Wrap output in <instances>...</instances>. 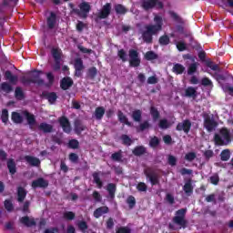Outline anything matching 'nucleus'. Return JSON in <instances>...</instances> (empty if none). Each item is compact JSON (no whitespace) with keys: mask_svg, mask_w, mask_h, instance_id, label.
I'll return each instance as SVG.
<instances>
[{"mask_svg":"<svg viewBox=\"0 0 233 233\" xmlns=\"http://www.w3.org/2000/svg\"><path fill=\"white\" fill-rule=\"evenodd\" d=\"M46 23L49 30H54L57 23V15H56L54 12H50V15L47 17Z\"/></svg>","mask_w":233,"mask_h":233,"instance_id":"obj_14","label":"nucleus"},{"mask_svg":"<svg viewBox=\"0 0 233 233\" xmlns=\"http://www.w3.org/2000/svg\"><path fill=\"white\" fill-rule=\"evenodd\" d=\"M80 10L85 14H88V12H90V5L86 2H83L80 4Z\"/></svg>","mask_w":233,"mask_h":233,"instance_id":"obj_59","label":"nucleus"},{"mask_svg":"<svg viewBox=\"0 0 233 233\" xmlns=\"http://www.w3.org/2000/svg\"><path fill=\"white\" fill-rule=\"evenodd\" d=\"M117 56L121 59L122 63H127L128 61L127 51L125 49H120L117 51Z\"/></svg>","mask_w":233,"mask_h":233,"instance_id":"obj_49","label":"nucleus"},{"mask_svg":"<svg viewBox=\"0 0 233 233\" xmlns=\"http://www.w3.org/2000/svg\"><path fill=\"white\" fill-rule=\"evenodd\" d=\"M45 97L49 101L50 105H54L57 101V94L56 92L46 93Z\"/></svg>","mask_w":233,"mask_h":233,"instance_id":"obj_36","label":"nucleus"},{"mask_svg":"<svg viewBox=\"0 0 233 233\" xmlns=\"http://www.w3.org/2000/svg\"><path fill=\"white\" fill-rule=\"evenodd\" d=\"M1 120H2V122L5 123V125H6V123H8V109L2 110Z\"/></svg>","mask_w":233,"mask_h":233,"instance_id":"obj_63","label":"nucleus"},{"mask_svg":"<svg viewBox=\"0 0 233 233\" xmlns=\"http://www.w3.org/2000/svg\"><path fill=\"white\" fill-rule=\"evenodd\" d=\"M11 119L13 123H15L16 125H21V123H23V116L18 112H13Z\"/></svg>","mask_w":233,"mask_h":233,"instance_id":"obj_34","label":"nucleus"},{"mask_svg":"<svg viewBox=\"0 0 233 233\" xmlns=\"http://www.w3.org/2000/svg\"><path fill=\"white\" fill-rule=\"evenodd\" d=\"M151 117L153 121H157L161 117V114H159V111L157 110V107L152 106L149 109Z\"/></svg>","mask_w":233,"mask_h":233,"instance_id":"obj_31","label":"nucleus"},{"mask_svg":"<svg viewBox=\"0 0 233 233\" xmlns=\"http://www.w3.org/2000/svg\"><path fill=\"white\" fill-rule=\"evenodd\" d=\"M7 168L12 176L17 172V167L15 166V160H14V158H9L7 160Z\"/></svg>","mask_w":233,"mask_h":233,"instance_id":"obj_28","label":"nucleus"},{"mask_svg":"<svg viewBox=\"0 0 233 233\" xmlns=\"http://www.w3.org/2000/svg\"><path fill=\"white\" fill-rule=\"evenodd\" d=\"M41 74H43V71L34 69L29 73L30 77L22 76L21 82L23 85H30V83H33V85H45V80L41 78Z\"/></svg>","mask_w":233,"mask_h":233,"instance_id":"obj_2","label":"nucleus"},{"mask_svg":"<svg viewBox=\"0 0 233 233\" xmlns=\"http://www.w3.org/2000/svg\"><path fill=\"white\" fill-rule=\"evenodd\" d=\"M110 212V208H108V207L106 206H102L97 208L94 213L93 216L94 218H96V219H99V218H101V216H103V214H108Z\"/></svg>","mask_w":233,"mask_h":233,"instance_id":"obj_15","label":"nucleus"},{"mask_svg":"<svg viewBox=\"0 0 233 233\" xmlns=\"http://www.w3.org/2000/svg\"><path fill=\"white\" fill-rule=\"evenodd\" d=\"M144 174L147 179L151 183L152 187L159 185V174H157V172H156L152 167L146 168L144 170Z\"/></svg>","mask_w":233,"mask_h":233,"instance_id":"obj_5","label":"nucleus"},{"mask_svg":"<svg viewBox=\"0 0 233 233\" xmlns=\"http://www.w3.org/2000/svg\"><path fill=\"white\" fill-rule=\"evenodd\" d=\"M15 97L18 101H22V99L25 97V92H23V88H21L20 86L15 87Z\"/></svg>","mask_w":233,"mask_h":233,"instance_id":"obj_39","label":"nucleus"},{"mask_svg":"<svg viewBox=\"0 0 233 233\" xmlns=\"http://www.w3.org/2000/svg\"><path fill=\"white\" fill-rule=\"evenodd\" d=\"M127 203L129 208H134V207H136V198L134 196H129L127 199Z\"/></svg>","mask_w":233,"mask_h":233,"instance_id":"obj_62","label":"nucleus"},{"mask_svg":"<svg viewBox=\"0 0 233 233\" xmlns=\"http://www.w3.org/2000/svg\"><path fill=\"white\" fill-rule=\"evenodd\" d=\"M224 92H226L227 94H228L229 96H233V87L232 86L226 84L222 86Z\"/></svg>","mask_w":233,"mask_h":233,"instance_id":"obj_64","label":"nucleus"},{"mask_svg":"<svg viewBox=\"0 0 233 233\" xmlns=\"http://www.w3.org/2000/svg\"><path fill=\"white\" fill-rule=\"evenodd\" d=\"M158 127L161 128V130H167V128H170V122L167 118L159 120Z\"/></svg>","mask_w":233,"mask_h":233,"instance_id":"obj_44","label":"nucleus"},{"mask_svg":"<svg viewBox=\"0 0 233 233\" xmlns=\"http://www.w3.org/2000/svg\"><path fill=\"white\" fill-rule=\"evenodd\" d=\"M137 190H138V192H147V190H148V186H147L145 182H139L137 185Z\"/></svg>","mask_w":233,"mask_h":233,"instance_id":"obj_58","label":"nucleus"},{"mask_svg":"<svg viewBox=\"0 0 233 233\" xmlns=\"http://www.w3.org/2000/svg\"><path fill=\"white\" fill-rule=\"evenodd\" d=\"M132 154H133V156H137V157L145 156V154H147V147H145V146H137L132 150Z\"/></svg>","mask_w":233,"mask_h":233,"instance_id":"obj_24","label":"nucleus"},{"mask_svg":"<svg viewBox=\"0 0 233 233\" xmlns=\"http://www.w3.org/2000/svg\"><path fill=\"white\" fill-rule=\"evenodd\" d=\"M155 25H145V31L142 33V39L147 45L154 43V35H157L163 30V17L156 15L154 17Z\"/></svg>","mask_w":233,"mask_h":233,"instance_id":"obj_1","label":"nucleus"},{"mask_svg":"<svg viewBox=\"0 0 233 233\" xmlns=\"http://www.w3.org/2000/svg\"><path fill=\"white\" fill-rule=\"evenodd\" d=\"M68 147L73 148L74 150L79 148V141L76 139H71L68 142Z\"/></svg>","mask_w":233,"mask_h":233,"instance_id":"obj_60","label":"nucleus"},{"mask_svg":"<svg viewBox=\"0 0 233 233\" xmlns=\"http://www.w3.org/2000/svg\"><path fill=\"white\" fill-rule=\"evenodd\" d=\"M74 86V80L70 76H65L60 81V88L62 90H68Z\"/></svg>","mask_w":233,"mask_h":233,"instance_id":"obj_13","label":"nucleus"},{"mask_svg":"<svg viewBox=\"0 0 233 233\" xmlns=\"http://www.w3.org/2000/svg\"><path fill=\"white\" fill-rule=\"evenodd\" d=\"M115 12H116V14L124 15V14H126V13L127 12V7H126V6H124V5H121V4H118V5H116L115 6Z\"/></svg>","mask_w":233,"mask_h":233,"instance_id":"obj_56","label":"nucleus"},{"mask_svg":"<svg viewBox=\"0 0 233 233\" xmlns=\"http://www.w3.org/2000/svg\"><path fill=\"white\" fill-rule=\"evenodd\" d=\"M25 160L26 163L30 164L31 167H39L41 165V160L33 156H25Z\"/></svg>","mask_w":233,"mask_h":233,"instance_id":"obj_21","label":"nucleus"},{"mask_svg":"<svg viewBox=\"0 0 233 233\" xmlns=\"http://www.w3.org/2000/svg\"><path fill=\"white\" fill-rule=\"evenodd\" d=\"M116 233H132V229L128 227H118L116 228Z\"/></svg>","mask_w":233,"mask_h":233,"instance_id":"obj_61","label":"nucleus"},{"mask_svg":"<svg viewBox=\"0 0 233 233\" xmlns=\"http://www.w3.org/2000/svg\"><path fill=\"white\" fill-rule=\"evenodd\" d=\"M111 159L117 163H121V161H123V151L120 149L117 152L113 153L111 155Z\"/></svg>","mask_w":233,"mask_h":233,"instance_id":"obj_37","label":"nucleus"},{"mask_svg":"<svg viewBox=\"0 0 233 233\" xmlns=\"http://www.w3.org/2000/svg\"><path fill=\"white\" fill-rule=\"evenodd\" d=\"M198 66H199V64L195 62L192 63L191 65H189L188 68H187V75L188 76H193V74H196V72H198Z\"/></svg>","mask_w":233,"mask_h":233,"instance_id":"obj_43","label":"nucleus"},{"mask_svg":"<svg viewBox=\"0 0 233 233\" xmlns=\"http://www.w3.org/2000/svg\"><path fill=\"white\" fill-rule=\"evenodd\" d=\"M51 54L55 61H61V51L57 48H53Z\"/></svg>","mask_w":233,"mask_h":233,"instance_id":"obj_55","label":"nucleus"},{"mask_svg":"<svg viewBox=\"0 0 233 233\" xmlns=\"http://www.w3.org/2000/svg\"><path fill=\"white\" fill-rule=\"evenodd\" d=\"M26 194H28V193L26 192V189H25V187H17V201H18V203H23V201H25V199L26 198Z\"/></svg>","mask_w":233,"mask_h":233,"instance_id":"obj_23","label":"nucleus"},{"mask_svg":"<svg viewBox=\"0 0 233 233\" xmlns=\"http://www.w3.org/2000/svg\"><path fill=\"white\" fill-rule=\"evenodd\" d=\"M185 96L186 97H193V99H196V97H198V88H195L193 86H188L185 90Z\"/></svg>","mask_w":233,"mask_h":233,"instance_id":"obj_26","label":"nucleus"},{"mask_svg":"<svg viewBox=\"0 0 233 233\" xmlns=\"http://www.w3.org/2000/svg\"><path fill=\"white\" fill-rule=\"evenodd\" d=\"M63 218L67 221H74V219H76V213H74V211H66L63 214Z\"/></svg>","mask_w":233,"mask_h":233,"instance_id":"obj_46","label":"nucleus"},{"mask_svg":"<svg viewBox=\"0 0 233 233\" xmlns=\"http://www.w3.org/2000/svg\"><path fill=\"white\" fill-rule=\"evenodd\" d=\"M78 230L85 233L86 230H88V224L85 220H79L76 224Z\"/></svg>","mask_w":233,"mask_h":233,"instance_id":"obj_42","label":"nucleus"},{"mask_svg":"<svg viewBox=\"0 0 233 233\" xmlns=\"http://www.w3.org/2000/svg\"><path fill=\"white\" fill-rule=\"evenodd\" d=\"M74 68H75V76L76 77H81L83 70H85V65H83V59L82 58H76L75 59V64H74Z\"/></svg>","mask_w":233,"mask_h":233,"instance_id":"obj_9","label":"nucleus"},{"mask_svg":"<svg viewBox=\"0 0 233 233\" xmlns=\"http://www.w3.org/2000/svg\"><path fill=\"white\" fill-rule=\"evenodd\" d=\"M106 190L109 194L110 199H114V198H116V184L114 183L107 184Z\"/></svg>","mask_w":233,"mask_h":233,"instance_id":"obj_30","label":"nucleus"},{"mask_svg":"<svg viewBox=\"0 0 233 233\" xmlns=\"http://www.w3.org/2000/svg\"><path fill=\"white\" fill-rule=\"evenodd\" d=\"M96 76H97V68L96 66L90 67L87 70V77L89 79H96Z\"/></svg>","mask_w":233,"mask_h":233,"instance_id":"obj_50","label":"nucleus"},{"mask_svg":"<svg viewBox=\"0 0 233 233\" xmlns=\"http://www.w3.org/2000/svg\"><path fill=\"white\" fill-rule=\"evenodd\" d=\"M0 90L2 92H5V94H10V92H14V87L12 85L8 84L7 82H3L0 85Z\"/></svg>","mask_w":233,"mask_h":233,"instance_id":"obj_33","label":"nucleus"},{"mask_svg":"<svg viewBox=\"0 0 233 233\" xmlns=\"http://www.w3.org/2000/svg\"><path fill=\"white\" fill-rule=\"evenodd\" d=\"M117 117H118L119 122L123 123L124 125H127V127H132V122L128 121V117H127V116H125L123 111L118 110Z\"/></svg>","mask_w":233,"mask_h":233,"instance_id":"obj_27","label":"nucleus"},{"mask_svg":"<svg viewBox=\"0 0 233 233\" xmlns=\"http://www.w3.org/2000/svg\"><path fill=\"white\" fill-rule=\"evenodd\" d=\"M4 76L6 81H9L11 85H17V81H19V78L17 77V76L12 74V71L6 70Z\"/></svg>","mask_w":233,"mask_h":233,"instance_id":"obj_17","label":"nucleus"},{"mask_svg":"<svg viewBox=\"0 0 233 233\" xmlns=\"http://www.w3.org/2000/svg\"><path fill=\"white\" fill-rule=\"evenodd\" d=\"M158 43L161 45V46H167V45H170V37H168L167 35H164L159 37Z\"/></svg>","mask_w":233,"mask_h":233,"instance_id":"obj_45","label":"nucleus"},{"mask_svg":"<svg viewBox=\"0 0 233 233\" xmlns=\"http://www.w3.org/2000/svg\"><path fill=\"white\" fill-rule=\"evenodd\" d=\"M190 128H192V122L189 119H185L182 122H179L176 127L177 132H184V134H188Z\"/></svg>","mask_w":233,"mask_h":233,"instance_id":"obj_7","label":"nucleus"},{"mask_svg":"<svg viewBox=\"0 0 233 233\" xmlns=\"http://www.w3.org/2000/svg\"><path fill=\"white\" fill-rule=\"evenodd\" d=\"M157 57H158L157 54H156V52L154 51H147L144 56V58L146 59V61H154L157 59Z\"/></svg>","mask_w":233,"mask_h":233,"instance_id":"obj_38","label":"nucleus"},{"mask_svg":"<svg viewBox=\"0 0 233 233\" xmlns=\"http://www.w3.org/2000/svg\"><path fill=\"white\" fill-rule=\"evenodd\" d=\"M111 12H112V4L106 3L105 5H103L102 9L98 13L99 19H106V17L110 15Z\"/></svg>","mask_w":233,"mask_h":233,"instance_id":"obj_10","label":"nucleus"},{"mask_svg":"<svg viewBox=\"0 0 233 233\" xmlns=\"http://www.w3.org/2000/svg\"><path fill=\"white\" fill-rule=\"evenodd\" d=\"M38 129L44 132V134H50L51 132H54V126L46 122H42L38 126Z\"/></svg>","mask_w":233,"mask_h":233,"instance_id":"obj_20","label":"nucleus"},{"mask_svg":"<svg viewBox=\"0 0 233 233\" xmlns=\"http://www.w3.org/2000/svg\"><path fill=\"white\" fill-rule=\"evenodd\" d=\"M174 225H177L179 228H185L187 225V208H180L175 212L172 218Z\"/></svg>","mask_w":233,"mask_h":233,"instance_id":"obj_3","label":"nucleus"},{"mask_svg":"<svg viewBox=\"0 0 233 233\" xmlns=\"http://www.w3.org/2000/svg\"><path fill=\"white\" fill-rule=\"evenodd\" d=\"M86 126L83 124L80 120L75 122V134L81 136L82 132H85Z\"/></svg>","mask_w":233,"mask_h":233,"instance_id":"obj_22","label":"nucleus"},{"mask_svg":"<svg viewBox=\"0 0 233 233\" xmlns=\"http://www.w3.org/2000/svg\"><path fill=\"white\" fill-rule=\"evenodd\" d=\"M19 221L22 225H25V227L27 228L35 227V225H37V223H35V220L34 218H30V217L28 216L20 218Z\"/></svg>","mask_w":233,"mask_h":233,"instance_id":"obj_16","label":"nucleus"},{"mask_svg":"<svg viewBox=\"0 0 233 233\" xmlns=\"http://www.w3.org/2000/svg\"><path fill=\"white\" fill-rule=\"evenodd\" d=\"M58 123L65 134H70V132H72V125L70 124V120H68L66 116H60L58 118Z\"/></svg>","mask_w":233,"mask_h":233,"instance_id":"obj_8","label":"nucleus"},{"mask_svg":"<svg viewBox=\"0 0 233 233\" xmlns=\"http://www.w3.org/2000/svg\"><path fill=\"white\" fill-rule=\"evenodd\" d=\"M159 143H161V141L157 137H153L149 140V146L151 148H157V147H159Z\"/></svg>","mask_w":233,"mask_h":233,"instance_id":"obj_54","label":"nucleus"},{"mask_svg":"<svg viewBox=\"0 0 233 233\" xmlns=\"http://www.w3.org/2000/svg\"><path fill=\"white\" fill-rule=\"evenodd\" d=\"M105 116V107L104 106H98L95 109V117L96 121H101L103 119V116Z\"/></svg>","mask_w":233,"mask_h":233,"instance_id":"obj_29","label":"nucleus"},{"mask_svg":"<svg viewBox=\"0 0 233 233\" xmlns=\"http://www.w3.org/2000/svg\"><path fill=\"white\" fill-rule=\"evenodd\" d=\"M128 57V63L131 68H138V66H141V56H139V52L137 50L129 49Z\"/></svg>","mask_w":233,"mask_h":233,"instance_id":"obj_4","label":"nucleus"},{"mask_svg":"<svg viewBox=\"0 0 233 233\" xmlns=\"http://www.w3.org/2000/svg\"><path fill=\"white\" fill-rule=\"evenodd\" d=\"M185 70L184 66L181 64H175L172 68V72L177 76H181V74H184Z\"/></svg>","mask_w":233,"mask_h":233,"instance_id":"obj_32","label":"nucleus"},{"mask_svg":"<svg viewBox=\"0 0 233 233\" xmlns=\"http://www.w3.org/2000/svg\"><path fill=\"white\" fill-rule=\"evenodd\" d=\"M183 190L186 196L190 197L194 194V186H192V179H188L183 186Z\"/></svg>","mask_w":233,"mask_h":233,"instance_id":"obj_18","label":"nucleus"},{"mask_svg":"<svg viewBox=\"0 0 233 233\" xmlns=\"http://www.w3.org/2000/svg\"><path fill=\"white\" fill-rule=\"evenodd\" d=\"M157 5V0H144L142 2V8L144 10H152Z\"/></svg>","mask_w":233,"mask_h":233,"instance_id":"obj_25","label":"nucleus"},{"mask_svg":"<svg viewBox=\"0 0 233 233\" xmlns=\"http://www.w3.org/2000/svg\"><path fill=\"white\" fill-rule=\"evenodd\" d=\"M23 116L25 117L27 124L29 125L31 130L34 128L35 125L37 123L35 120V116L34 114L28 112L27 110L23 111Z\"/></svg>","mask_w":233,"mask_h":233,"instance_id":"obj_12","label":"nucleus"},{"mask_svg":"<svg viewBox=\"0 0 233 233\" xmlns=\"http://www.w3.org/2000/svg\"><path fill=\"white\" fill-rule=\"evenodd\" d=\"M148 128H150V123L148 122V120H146L139 125L137 130V132H145V130H148Z\"/></svg>","mask_w":233,"mask_h":233,"instance_id":"obj_48","label":"nucleus"},{"mask_svg":"<svg viewBox=\"0 0 233 233\" xmlns=\"http://www.w3.org/2000/svg\"><path fill=\"white\" fill-rule=\"evenodd\" d=\"M120 139H121L123 145H125L126 147H130L134 143V140H132V138H130V137H128V135H122L120 137Z\"/></svg>","mask_w":233,"mask_h":233,"instance_id":"obj_40","label":"nucleus"},{"mask_svg":"<svg viewBox=\"0 0 233 233\" xmlns=\"http://www.w3.org/2000/svg\"><path fill=\"white\" fill-rule=\"evenodd\" d=\"M220 136L225 139L226 145H228V143H232V137L230 136V131L227 127H222L219 130Z\"/></svg>","mask_w":233,"mask_h":233,"instance_id":"obj_19","label":"nucleus"},{"mask_svg":"<svg viewBox=\"0 0 233 233\" xmlns=\"http://www.w3.org/2000/svg\"><path fill=\"white\" fill-rule=\"evenodd\" d=\"M221 161H228L230 159V149H224L220 153Z\"/></svg>","mask_w":233,"mask_h":233,"instance_id":"obj_47","label":"nucleus"},{"mask_svg":"<svg viewBox=\"0 0 233 233\" xmlns=\"http://www.w3.org/2000/svg\"><path fill=\"white\" fill-rule=\"evenodd\" d=\"M204 128L207 132H214L218 128V122L214 119V116L209 115H204Z\"/></svg>","mask_w":233,"mask_h":233,"instance_id":"obj_6","label":"nucleus"},{"mask_svg":"<svg viewBox=\"0 0 233 233\" xmlns=\"http://www.w3.org/2000/svg\"><path fill=\"white\" fill-rule=\"evenodd\" d=\"M206 66L214 72H219V66L218 64H214V62L210 60L206 61Z\"/></svg>","mask_w":233,"mask_h":233,"instance_id":"obj_51","label":"nucleus"},{"mask_svg":"<svg viewBox=\"0 0 233 233\" xmlns=\"http://www.w3.org/2000/svg\"><path fill=\"white\" fill-rule=\"evenodd\" d=\"M206 66L214 72H219V66L218 64H214V62L210 60L206 61Z\"/></svg>","mask_w":233,"mask_h":233,"instance_id":"obj_53","label":"nucleus"},{"mask_svg":"<svg viewBox=\"0 0 233 233\" xmlns=\"http://www.w3.org/2000/svg\"><path fill=\"white\" fill-rule=\"evenodd\" d=\"M32 188H47L48 187V180H46L43 177H39L35 180H33L31 183Z\"/></svg>","mask_w":233,"mask_h":233,"instance_id":"obj_11","label":"nucleus"},{"mask_svg":"<svg viewBox=\"0 0 233 233\" xmlns=\"http://www.w3.org/2000/svg\"><path fill=\"white\" fill-rule=\"evenodd\" d=\"M206 66L214 72H219V66L218 64H214V62L210 60L206 61Z\"/></svg>","mask_w":233,"mask_h":233,"instance_id":"obj_52","label":"nucleus"},{"mask_svg":"<svg viewBox=\"0 0 233 233\" xmlns=\"http://www.w3.org/2000/svg\"><path fill=\"white\" fill-rule=\"evenodd\" d=\"M201 85L202 86H210L212 88V86H214V84L212 83V80H210V78L205 76L201 79Z\"/></svg>","mask_w":233,"mask_h":233,"instance_id":"obj_57","label":"nucleus"},{"mask_svg":"<svg viewBox=\"0 0 233 233\" xmlns=\"http://www.w3.org/2000/svg\"><path fill=\"white\" fill-rule=\"evenodd\" d=\"M142 116L143 113L141 112V110L137 109L132 112L131 117L136 123H141Z\"/></svg>","mask_w":233,"mask_h":233,"instance_id":"obj_35","label":"nucleus"},{"mask_svg":"<svg viewBox=\"0 0 233 233\" xmlns=\"http://www.w3.org/2000/svg\"><path fill=\"white\" fill-rule=\"evenodd\" d=\"M94 183H96L97 188H103V181H101V177H99V173H93Z\"/></svg>","mask_w":233,"mask_h":233,"instance_id":"obj_41","label":"nucleus"}]
</instances>
